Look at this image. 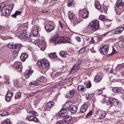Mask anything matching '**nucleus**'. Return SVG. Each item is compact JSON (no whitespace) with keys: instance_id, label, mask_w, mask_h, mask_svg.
<instances>
[{"instance_id":"f257e3e1","label":"nucleus","mask_w":124,"mask_h":124,"mask_svg":"<svg viewBox=\"0 0 124 124\" xmlns=\"http://www.w3.org/2000/svg\"><path fill=\"white\" fill-rule=\"evenodd\" d=\"M50 42H53L54 44H61L62 43H67L68 39L64 37H60L59 34H54L52 38L50 39Z\"/></svg>"},{"instance_id":"f03ea898","label":"nucleus","mask_w":124,"mask_h":124,"mask_svg":"<svg viewBox=\"0 0 124 124\" xmlns=\"http://www.w3.org/2000/svg\"><path fill=\"white\" fill-rule=\"evenodd\" d=\"M29 42H31V43H33L37 45L40 48L42 51H44L46 49V43H45V41L44 40L38 39L37 40H34L33 39V37L31 38V40H29Z\"/></svg>"},{"instance_id":"7ed1b4c3","label":"nucleus","mask_w":124,"mask_h":124,"mask_svg":"<svg viewBox=\"0 0 124 124\" xmlns=\"http://www.w3.org/2000/svg\"><path fill=\"white\" fill-rule=\"evenodd\" d=\"M87 29L90 30L89 31L90 32H93L98 31L99 29V21L98 20H94L90 23V24L88 25Z\"/></svg>"},{"instance_id":"20e7f679","label":"nucleus","mask_w":124,"mask_h":124,"mask_svg":"<svg viewBox=\"0 0 124 124\" xmlns=\"http://www.w3.org/2000/svg\"><path fill=\"white\" fill-rule=\"evenodd\" d=\"M106 103L107 105H110V106H112L113 105H115V106H120V102L118 101V100L116 99H114L113 98H109L107 100V99L104 98L102 100V103Z\"/></svg>"},{"instance_id":"39448f33","label":"nucleus","mask_w":124,"mask_h":124,"mask_svg":"<svg viewBox=\"0 0 124 124\" xmlns=\"http://www.w3.org/2000/svg\"><path fill=\"white\" fill-rule=\"evenodd\" d=\"M17 36L19 38H20L22 40L25 41L27 40V39L31 40L32 37H31V33L27 32L25 30H23L17 33Z\"/></svg>"},{"instance_id":"423d86ee","label":"nucleus","mask_w":124,"mask_h":124,"mask_svg":"<svg viewBox=\"0 0 124 124\" xmlns=\"http://www.w3.org/2000/svg\"><path fill=\"white\" fill-rule=\"evenodd\" d=\"M37 65L40 68L45 69L50 66L49 62L46 59H43L42 60H39L37 62Z\"/></svg>"},{"instance_id":"0eeeda50","label":"nucleus","mask_w":124,"mask_h":124,"mask_svg":"<svg viewBox=\"0 0 124 124\" xmlns=\"http://www.w3.org/2000/svg\"><path fill=\"white\" fill-rule=\"evenodd\" d=\"M116 6L118 8L119 13L121 14L124 11V1L122 0H117L116 4Z\"/></svg>"},{"instance_id":"6e6552de","label":"nucleus","mask_w":124,"mask_h":124,"mask_svg":"<svg viewBox=\"0 0 124 124\" xmlns=\"http://www.w3.org/2000/svg\"><path fill=\"white\" fill-rule=\"evenodd\" d=\"M69 18L72 22H73L75 25L79 23L78 18H77L76 15H74V14L71 12H69Z\"/></svg>"},{"instance_id":"1a4fd4ad","label":"nucleus","mask_w":124,"mask_h":124,"mask_svg":"<svg viewBox=\"0 0 124 124\" xmlns=\"http://www.w3.org/2000/svg\"><path fill=\"white\" fill-rule=\"evenodd\" d=\"M11 11H12L11 7L8 5L5 6L3 10L2 11V14L4 16H7V15H9L10 13H11Z\"/></svg>"},{"instance_id":"9d476101","label":"nucleus","mask_w":124,"mask_h":124,"mask_svg":"<svg viewBox=\"0 0 124 124\" xmlns=\"http://www.w3.org/2000/svg\"><path fill=\"white\" fill-rule=\"evenodd\" d=\"M13 66L15 68H16L17 71L21 72L22 69H23V65H22V62H16L13 64Z\"/></svg>"},{"instance_id":"9b49d317","label":"nucleus","mask_w":124,"mask_h":124,"mask_svg":"<svg viewBox=\"0 0 124 124\" xmlns=\"http://www.w3.org/2000/svg\"><path fill=\"white\" fill-rule=\"evenodd\" d=\"M14 95V93H13V92L11 91H9L7 94L5 95V100L7 102H9L10 100H11V98H12V97Z\"/></svg>"},{"instance_id":"f8f14e48","label":"nucleus","mask_w":124,"mask_h":124,"mask_svg":"<svg viewBox=\"0 0 124 124\" xmlns=\"http://www.w3.org/2000/svg\"><path fill=\"white\" fill-rule=\"evenodd\" d=\"M99 51L102 55H106V54L108 53V46H103L99 49Z\"/></svg>"},{"instance_id":"ddd939ff","label":"nucleus","mask_w":124,"mask_h":124,"mask_svg":"<svg viewBox=\"0 0 124 124\" xmlns=\"http://www.w3.org/2000/svg\"><path fill=\"white\" fill-rule=\"evenodd\" d=\"M21 47H22V44H15L14 46V49H15L13 51L14 54L16 55L19 53L20 50H21Z\"/></svg>"},{"instance_id":"4468645a","label":"nucleus","mask_w":124,"mask_h":124,"mask_svg":"<svg viewBox=\"0 0 124 124\" xmlns=\"http://www.w3.org/2000/svg\"><path fill=\"white\" fill-rule=\"evenodd\" d=\"M39 31V28L37 27L34 28L33 30L31 32V36H33V37H36V36L38 35V31Z\"/></svg>"},{"instance_id":"2eb2a0df","label":"nucleus","mask_w":124,"mask_h":124,"mask_svg":"<svg viewBox=\"0 0 124 124\" xmlns=\"http://www.w3.org/2000/svg\"><path fill=\"white\" fill-rule=\"evenodd\" d=\"M27 121H29V122H34L35 123H38L39 120L36 117L33 115L28 116L26 117Z\"/></svg>"},{"instance_id":"dca6fc26","label":"nucleus","mask_w":124,"mask_h":124,"mask_svg":"<svg viewBox=\"0 0 124 124\" xmlns=\"http://www.w3.org/2000/svg\"><path fill=\"white\" fill-rule=\"evenodd\" d=\"M58 114L61 117L64 118L67 116V109L62 108L59 112Z\"/></svg>"},{"instance_id":"f3484780","label":"nucleus","mask_w":124,"mask_h":124,"mask_svg":"<svg viewBox=\"0 0 124 124\" xmlns=\"http://www.w3.org/2000/svg\"><path fill=\"white\" fill-rule=\"evenodd\" d=\"M67 108L70 110L71 113H76V112H77V110H78V108H77V107H76V106L74 105H72L69 106V107H67Z\"/></svg>"},{"instance_id":"a211bd4d","label":"nucleus","mask_w":124,"mask_h":124,"mask_svg":"<svg viewBox=\"0 0 124 124\" xmlns=\"http://www.w3.org/2000/svg\"><path fill=\"white\" fill-rule=\"evenodd\" d=\"M80 67H79V63H77L74 64L73 68L70 72V74H72L73 73H75L77 71L79 70Z\"/></svg>"},{"instance_id":"6ab92c4d","label":"nucleus","mask_w":124,"mask_h":124,"mask_svg":"<svg viewBox=\"0 0 124 124\" xmlns=\"http://www.w3.org/2000/svg\"><path fill=\"white\" fill-rule=\"evenodd\" d=\"M37 82H38V86H42L43 83L46 82V79L44 77H41L37 79Z\"/></svg>"},{"instance_id":"aec40b11","label":"nucleus","mask_w":124,"mask_h":124,"mask_svg":"<svg viewBox=\"0 0 124 124\" xmlns=\"http://www.w3.org/2000/svg\"><path fill=\"white\" fill-rule=\"evenodd\" d=\"M45 29L46 31L48 32H50V31H54L55 29V26L52 24L47 25L45 27Z\"/></svg>"},{"instance_id":"412c9836","label":"nucleus","mask_w":124,"mask_h":124,"mask_svg":"<svg viewBox=\"0 0 124 124\" xmlns=\"http://www.w3.org/2000/svg\"><path fill=\"white\" fill-rule=\"evenodd\" d=\"M102 80V74L101 73H98L95 77L94 82H100Z\"/></svg>"},{"instance_id":"4be33fe9","label":"nucleus","mask_w":124,"mask_h":124,"mask_svg":"<svg viewBox=\"0 0 124 124\" xmlns=\"http://www.w3.org/2000/svg\"><path fill=\"white\" fill-rule=\"evenodd\" d=\"M65 124H72V117L70 116H66L64 117Z\"/></svg>"},{"instance_id":"5701e85b","label":"nucleus","mask_w":124,"mask_h":124,"mask_svg":"<svg viewBox=\"0 0 124 124\" xmlns=\"http://www.w3.org/2000/svg\"><path fill=\"white\" fill-rule=\"evenodd\" d=\"M76 93V90H70L69 92H68L65 96L66 98H69L70 97H73L75 93Z\"/></svg>"},{"instance_id":"b1692460","label":"nucleus","mask_w":124,"mask_h":124,"mask_svg":"<svg viewBox=\"0 0 124 124\" xmlns=\"http://www.w3.org/2000/svg\"><path fill=\"white\" fill-rule=\"evenodd\" d=\"M32 73H33V71L31 69H30V70H26L24 74V76L26 79H29V78H30V76H31Z\"/></svg>"},{"instance_id":"393cba45","label":"nucleus","mask_w":124,"mask_h":124,"mask_svg":"<svg viewBox=\"0 0 124 124\" xmlns=\"http://www.w3.org/2000/svg\"><path fill=\"white\" fill-rule=\"evenodd\" d=\"M82 15L83 19H87L89 17V11L86 9L82 10Z\"/></svg>"},{"instance_id":"a878e982","label":"nucleus","mask_w":124,"mask_h":124,"mask_svg":"<svg viewBox=\"0 0 124 124\" xmlns=\"http://www.w3.org/2000/svg\"><path fill=\"white\" fill-rule=\"evenodd\" d=\"M124 27H121L117 28L114 31V33L115 34H120V33H122L123 32V31H124Z\"/></svg>"},{"instance_id":"bb28decb","label":"nucleus","mask_w":124,"mask_h":124,"mask_svg":"<svg viewBox=\"0 0 124 124\" xmlns=\"http://www.w3.org/2000/svg\"><path fill=\"white\" fill-rule=\"evenodd\" d=\"M87 109H88V105L84 104L83 105L80 110V113H85L87 111Z\"/></svg>"},{"instance_id":"cd10ccee","label":"nucleus","mask_w":124,"mask_h":124,"mask_svg":"<svg viewBox=\"0 0 124 124\" xmlns=\"http://www.w3.org/2000/svg\"><path fill=\"white\" fill-rule=\"evenodd\" d=\"M86 88H85V87L83 85H79L78 88V90L79 93H84V92L86 91Z\"/></svg>"},{"instance_id":"c85d7f7f","label":"nucleus","mask_w":124,"mask_h":124,"mask_svg":"<svg viewBox=\"0 0 124 124\" xmlns=\"http://www.w3.org/2000/svg\"><path fill=\"white\" fill-rule=\"evenodd\" d=\"M112 91L115 93H123L122 89H120L119 88L114 87L112 89Z\"/></svg>"},{"instance_id":"c756f323","label":"nucleus","mask_w":124,"mask_h":124,"mask_svg":"<svg viewBox=\"0 0 124 124\" xmlns=\"http://www.w3.org/2000/svg\"><path fill=\"white\" fill-rule=\"evenodd\" d=\"M28 57L29 55H28L27 54L22 53L20 56V60H21L22 62H25Z\"/></svg>"},{"instance_id":"7c9ffc66","label":"nucleus","mask_w":124,"mask_h":124,"mask_svg":"<svg viewBox=\"0 0 124 124\" xmlns=\"http://www.w3.org/2000/svg\"><path fill=\"white\" fill-rule=\"evenodd\" d=\"M62 72H58L56 73V74H51V76L52 78H56V77H59L60 76H62Z\"/></svg>"},{"instance_id":"2f4dec72","label":"nucleus","mask_w":124,"mask_h":124,"mask_svg":"<svg viewBox=\"0 0 124 124\" xmlns=\"http://www.w3.org/2000/svg\"><path fill=\"white\" fill-rule=\"evenodd\" d=\"M67 6L69 7H73V6H74V1L73 0H68L67 2Z\"/></svg>"},{"instance_id":"473e14b6","label":"nucleus","mask_w":124,"mask_h":124,"mask_svg":"<svg viewBox=\"0 0 124 124\" xmlns=\"http://www.w3.org/2000/svg\"><path fill=\"white\" fill-rule=\"evenodd\" d=\"M14 85L16 88H19V80L18 79H14L13 80Z\"/></svg>"},{"instance_id":"72a5a7b5","label":"nucleus","mask_w":124,"mask_h":124,"mask_svg":"<svg viewBox=\"0 0 124 124\" xmlns=\"http://www.w3.org/2000/svg\"><path fill=\"white\" fill-rule=\"evenodd\" d=\"M95 7L98 9V10H100L101 9V5H100V3L96 2L94 3Z\"/></svg>"},{"instance_id":"f704fd0d","label":"nucleus","mask_w":124,"mask_h":124,"mask_svg":"<svg viewBox=\"0 0 124 124\" xmlns=\"http://www.w3.org/2000/svg\"><path fill=\"white\" fill-rule=\"evenodd\" d=\"M54 101L51 100L47 103V107L52 108V106H54Z\"/></svg>"},{"instance_id":"c9c22d12","label":"nucleus","mask_w":124,"mask_h":124,"mask_svg":"<svg viewBox=\"0 0 124 124\" xmlns=\"http://www.w3.org/2000/svg\"><path fill=\"white\" fill-rule=\"evenodd\" d=\"M22 94L20 92H17L16 93V95L15 97V99H18L21 97Z\"/></svg>"},{"instance_id":"e433bc0d","label":"nucleus","mask_w":124,"mask_h":124,"mask_svg":"<svg viewBox=\"0 0 124 124\" xmlns=\"http://www.w3.org/2000/svg\"><path fill=\"white\" fill-rule=\"evenodd\" d=\"M86 51V47H82L78 51V55H80V54H82L84 53Z\"/></svg>"},{"instance_id":"4c0bfd02","label":"nucleus","mask_w":124,"mask_h":124,"mask_svg":"<svg viewBox=\"0 0 124 124\" xmlns=\"http://www.w3.org/2000/svg\"><path fill=\"white\" fill-rule=\"evenodd\" d=\"M29 85L30 86H39V85H38V82H37V80L35 81L30 82V84H29Z\"/></svg>"},{"instance_id":"58836bf2","label":"nucleus","mask_w":124,"mask_h":124,"mask_svg":"<svg viewBox=\"0 0 124 124\" xmlns=\"http://www.w3.org/2000/svg\"><path fill=\"white\" fill-rule=\"evenodd\" d=\"M1 124H12V123H11V122L10 121V119H8L3 121Z\"/></svg>"},{"instance_id":"ea45409f","label":"nucleus","mask_w":124,"mask_h":124,"mask_svg":"<svg viewBox=\"0 0 124 124\" xmlns=\"http://www.w3.org/2000/svg\"><path fill=\"white\" fill-rule=\"evenodd\" d=\"M49 57L50 59H55V58H57V55L55 53H50L49 54Z\"/></svg>"},{"instance_id":"a19ab883","label":"nucleus","mask_w":124,"mask_h":124,"mask_svg":"<svg viewBox=\"0 0 124 124\" xmlns=\"http://www.w3.org/2000/svg\"><path fill=\"white\" fill-rule=\"evenodd\" d=\"M59 54L61 57H62V58H65L66 57V53L64 51H61Z\"/></svg>"},{"instance_id":"79ce46f5","label":"nucleus","mask_w":124,"mask_h":124,"mask_svg":"<svg viewBox=\"0 0 124 124\" xmlns=\"http://www.w3.org/2000/svg\"><path fill=\"white\" fill-rule=\"evenodd\" d=\"M124 66V63L118 64L117 66V68L119 69V70H121L122 68H123Z\"/></svg>"},{"instance_id":"37998d69","label":"nucleus","mask_w":124,"mask_h":124,"mask_svg":"<svg viewBox=\"0 0 124 124\" xmlns=\"http://www.w3.org/2000/svg\"><path fill=\"white\" fill-rule=\"evenodd\" d=\"M29 114H31L32 115H34V116H38V113L35 111H31L28 112Z\"/></svg>"},{"instance_id":"c03bdc74","label":"nucleus","mask_w":124,"mask_h":124,"mask_svg":"<svg viewBox=\"0 0 124 124\" xmlns=\"http://www.w3.org/2000/svg\"><path fill=\"white\" fill-rule=\"evenodd\" d=\"M106 17L104 15H101L99 16V19L101 20V21H103V20H105Z\"/></svg>"},{"instance_id":"a18cd8bd","label":"nucleus","mask_w":124,"mask_h":124,"mask_svg":"<svg viewBox=\"0 0 124 124\" xmlns=\"http://www.w3.org/2000/svg\"><path fill=\"white\" fill-rule=\"evenodd\" d=\"M119 46L122 47H124V41H120L118 43Z\"/></svg>"},{"instance_id":"49530a36","label":"nucleus","mask_w":124,"mask_h":124,"mask_svg":"<svg viewBox=\"0 0 124 124\" xmlns=\"http://www.w3.org/2000/svg\"><path fill=\"white\" fill-rule=\"evenodd\" d=\"M14 45H13V44L11 43H9L8 44V48H10V49H14Z\"/></svg>"},{"instance_id":"de8ad7c7","label":"nucleus","mask_w":124,"mask_h":124,"mask_svg":"<svg viewBox=\"0 0 124 124\" xmlns=\"http://www.w3.org/2000/svg\"><path fill=\"white\" fill-rule=\"evenodd\" d=\"M103 12H105V13H107V10H108V7H107V6H106V5H103Z\"/></svg>"},{"instance_id":"09e8293b","label":"nucleus","mask_w":124,"mask_h":124,"mask_svg":"<svg viewBox=\"0 0 124 124\" xmlns=\"http://www.w3.org/2000/svg\"><path fill=\"white\" fill-rule=\"evenodd\" d=\"M56 124H65V121L64 120H60L58 121Z\"/></svg>"},{"instance_id":"8fccbe9b","label":"nucleus","mask_w":124,"mask_h":124,"mask_svg":"<svg viewBox=\"0 0 124 124\" xmlns=\"http://www.w3.org/2000/svg\"><path fill=\"white\" fill-rule=\"evenodd\" d=\"M4 7L5 6H4V4L2 3H0V11H2L3 9H4Z\"/></svg>"},{"instance_id":"3c124183","label":"nucleus","mask_w":124,"mask_h":124,"mask_svg":"<svg viewBox=\"0 0 124 124\" xmlns=\"http://www.w3.org/2000/svg\"><path fill=\"white\" fill-rule=\"evenodd\" d=\"M117 53V51L115 49V48H113L112 49V52L109 54L108 56H112V55H114V54H116Z\"/></svg>"},{"instance_id":"603ef678","label":"nucleus","mask_w":124,"mask_h":124,"mask_svg":"<svg viewBox=\"0 0 124 124\" xmlns=\"http://www.w3.org/2000/svg\"><path fill=\"white\" fill-rule=\"evenodd\" d=\"M1 115L3 116H8V115H9V112L7 111H4L3 113L1 114Z\"/></svg>"},{"instance_id":"864d4df0","label":"nucleus","mask_w":124,"mask_h":124,"mask_svg":"<svg viewBox=\"0 0 124 124\" xmlns=\"http://www.w3.org/2000/svg\"><path fill=\"white\" fill-rule=\"evenodd\" d=\"M86 87L88 89H90V88L92 87V83H91V81H89L88 82Z\"/></svg>"},{"instance_id":"5fc2aeb1","label":"nucleus","mask_w":124,"mask_h":124,"mask_svg":"<svg viewBox=\"0 0 124 124\" xmlns=\"http://www.w3.org/2000/svg\"><path fill=\"white\" fill-rule=\"evenodd\" d=\"M93 115V111L90 110L89 112L87 114L86 118H89V116H92Z\"/></svg>"},{"instance_id":"6e6d98bb","label":"nucleus","mask_w":124,"mask_h":124,"mask_svg":"<svg viewBox=\"0 0 124 124\" xmlns=\"http://www.w3.org/2000/svg\"><path fill=\"white\" fill-rule=\"evenodd\" d=\"M65 84V80H62L59 82V86H62V85H64Z\"/></svg>"},{"instance_id":"4d7b16f0","label":"nucleus","mask_w":124,"mask_h":124,"mask_svg":"<svg viewBox=\"0 0 124 124\" xmlns=\"http://www.w3.org/2000/svg\"><path fill=\"white\" fill-rule=\"evenodd\" d=\"M15 14H16V16L18 15H21V14H22V12L20 11H16Z\"/></svg>"},{"instance_id":"13d9d810","label":"nucleus","mask_w":124,"mask_h":124,"mask_svg":"<svg viewBox=\"0 0 124 124\" xmlns=\"http://www.w3.org/2000/svg\"><path fill=\"white\" fill-rule=\"evenodd\" d=\"M59 26H60V28H61V29H63V24L62 23V22H61V20H60L59 21Z\"/></svg>"},{"instance_id":"bf43d9fd","label":"nucleus","mask_w":124,"mask_h":124,"mask_svg":"<svg viewBox=\"0 0 124 124\" xmlns=\"http://www.w3.org/2000/svg\"><path fill=\"white\" fill-rule=\"evenodd\" d=\"M105 116H106V114L103 113L101 115L99 118L100 119H103V118H105Z\"/></svg>"},{"instance_id":"052dcab7","label":"nucleus","mask_w":124,"mask_h":124,"mask_svg":"<svg viewBox=\"0 0 124 124\" xmlns=\"http://www.w3.org/2000/svg\"><path fill=\"white\" fill-rule=\"evenodd\" d=\"M90 43H91V44H94V43H95V41H94L93 38H92V40L90 41Z\"/></svg>"},{"instance_id":"680f3d73","label":"nucleus","mask_w":124,"mask_h":124,"mask_svg":"<svg viewBox=\"0 0 124 124\" xmlns=\"http://www.w3.org/2000/svg\"><path fill=\"white\" fill-rule=\"evenodd\" d=\"M4 79L6 81H9V80H10V77L6 76L5 77Z\"/></svg>"},{"instance_id":"e2e57ef3","label":"nucleus","mask_w":124,"mask_h":124,"mask_svg":"<svg viewBox=\"0 0 124 124\" xmlns=\"http://www.w3.org/2000/svg\"><path fill=\"white\" fill-rule=\"evenodd\" d=\"M76 39H77V41H78V42H80L81 41V38H80V37H79V36H77L76 37Z\"/></svg>"},{"instance_id":"0e129e2a","label":"nucleus","mask_w":124,"mask_h":124,"mask_svg":"<svg viewBox=\"0 0 124 124\" xmlns=\"http://www.w3.org/2000/svg\"><path fill=\"white\" fill-rule=\"evenodd\" d=\"M41 12H42V13H48V11L47 10H42Z\"/></svg>"},{"instance_id":"69168bd1","label":"nucleus","mask_w":124,"mask_h":124,"mask_svg":"<svg viewBox=\"0 0 124 124\" xmlns=\"http://www.w3.org/2000/svg\"><path fill=\"white\" fill-rule=\"evenodd\" d=\"M12 18H17V16H16V14L15 13L12 15Z\"/></svg>"},{"instance_id":"338daca9","label":"nucleus","mask_w":124,"mask_h":124,"mask_svg":"<svg viewBox=\"0 0 124 124\" xmlns=\"http://www.w3.org/2000/svg\"><path fill=\"white\" fill-rule=\"evenodd\" d=\"M50 108H49V107H47V108H46V111H50Z\"/></svg>"},{"instance_id":"774afa93","label":"nucleus","mask_w":124,"mask_h":124,"mask_svg":"<svg viewBox=\"0 0 124 124\" xmlns=\"http://www.w3.org/2000/svg\"><path fill=\"white\" fill-rule=\"evenodd\" d=\"M109 31L106 32V33L104 34V36H105L106 35H107V34H108V33H109Z\"/></svg>"}]
</instances>
